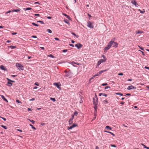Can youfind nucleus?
<instances>
[{
	"label": "nucleus",
	"mask_w": 149,
	"mask_h": 149,
	"mask_svg": "<svg viewBox=\"0 0 149 149\" xmlns=\"http://www.w3.org/2000/svg\"><path fill=\"white\" fill-rule=\"evenodd\" d=\"M111 45V47L112 46L113 47H116L118 46V43L113 41H111L109 42Z\"/></svg>",
	"instance_id": "nucleus-1"
},
{
	"label": "nucleus",
	"mask_w": 149,
	"mask_h": 149,
	"mask_svg": "<svg viewBox=\"0 0 149 149\" xmlns=\"http://www.w3.org/2000/svg\"><path fill=\"white\" fill-rule=\"evenodd\" d=\"M103 58L99 60L97 65L99 66L101 63L105 62L107 60V58L104 56H103Z\"/></svg>",
	"instance_id": "nucleus-2"
},
{
	"label": "nucleus",
	"mask_w": 149,
	"mask_h": 149,
	"mask_svg": "<svg viewBox=\"0 0 149 149\" xmlns=\"http://www.w3.org/2000/svg\"><path fill=\"white\" fill-rule=\"evenodd\" d=\"M16 66L19 69H20L22 70H24V67L21 64L17 63L16 64Z\"/></svg>",
	"instance_id": "nucleus-3"
},
{
	"label": "nucleus",
	"mask_w": 149,
	"mask_h": 149,
	"mask_svg": "<svg viewBox=\"0 0 149 149\" xmlns=\"http://www.w3.org/2000/svg\"><path fill=\"white\" fill-rule=\"evenodd\" d=\"M95 99L94 98H93V102L94 105H97L98 104V99L97 97V96L95 95Z\"/></svg>",
	"instance_id": "nucleus-4"
},
{
	"label": "nucleus",
	"mask_w": 149,
	"mask_h": 149,
	"mask_svg": "<svg viewBox=\"0 0 149 149\" xmlns=\"http://www.w3.org/2000/svg\"><path fill=\"white\" fill-rule=\"evenodd\" d=\"M110 44L109 43L107 45L104 47V52H106L109 49L110 47H111V45H110Z\"/></svg>",
	"instance_id": "nucleus-5"
},
{
	"label": "nucleus",
	"mask_w": 149,
	"mask_h": 149,
	"mask_svg": "<svg viewBox=\"0 0 149 149\" xmlns=\"http://www.w3.org/2000/svg\"><path fill=\"white\" fill-rule=\"evenodd\" d=\"M77 126L78 125L77 124H74L73 125L70 127H68L67 129L68 130H70V129H72V128L76 127H77Z\"/></svg>",
	"instance_id": "nucleus-6"
},
{
	"label": "nucleus",
	"mask_w": 149,
	"mask_h": 149,
	"mask_svg": "<svg viewBox=\"0 0 149 149\" xmlns=\"http://www.w3.org/2000/svg\"><path fill=\"white\" fill-rule=\"evenodd\" d=\"M87 26L93 29L94 27L93 26L91 22L89 21L87 22Z\"/></svg>",
	"instance_id": "nucleus-7"
},
{
	"label": "nucleus",
	"mask_w": 149,
	"mask_h": 149,
	"mask_svg": "<svg viewBox=\"0 0 149 149\" xmlns=\"http://www.w3.org/2000/svg\"><path fill=\"white\" fill-rule=\"evenodd\" d=\"M53 85L56 86V87L58 89H61V87H60V86L61 85V84L60 83H54L53 84Z\"/></svg>",
	"instance_id": "nucleus-8"
},
{
	"label": "nucleus",
	"mask_w": 149,
	"mask_h": 149,
	"mask_svg": "<svg viewBox=\"0 0 149 149\" xmlns=\"http://www.w3.org/2000/svg\"><path fill=\"white\" fill-rule=\"evenodd\" d=\"M107 70H102L101 71H100L99 72L97 73L96 74L94 75V76L95 77L99 76L100 74H101L103 72H104L105 71H106Z\"/></svg>",
	"instance_id": "nucleus-9"
},
{
	"label": "nucleus",
	"mask_w": 149,
	"mask_h": 149,
	"mask_svg": "<svg viewBox=\"0 0 149 149\" xmlns=\"http://www.w3.org/2000/svg\"><path fill=\"white\" fill-rule=\"evenodd\" d=\"M83 45L79 43L75 45V46L77 47L78 49H79Z\"/></svg>",
	"instance_id": "nucleus-10"
},
{
	"label": "nucleus",
	"mask_w": 149,
	"mask_h": 149,
	"mask_svg": "<svg viewBox=\"0 0 149 149\" xmlns=\"http://www.w3.org/2000/svg\"><path fill=\"white\" fill-rule=\"evenodd\" d=\"M74 118V115H72V118H70L69 121V125L72 124L73 123V120Z\"/></svg>",
	"instance_id": "nucleus-11"
},
{
	"label": "nucleus",
	"mask_w": 149,
	"mask_h": 149,
	"mask_svg": "<svg viewBox=\"0 0 149 149\" xmlns=\"http://www.w3.org/2000/svg\"><path fill=\"white\" fill-rule=\"evenodd\" d=\"M131 2L135 6L137 7V6H139L135 0H132Z\"/></svg>",
	"instance_id": "nucleus-12"
},
{
	"label": "nucleus",
	"mask_w": 149,
	"mask_h": 149,
	"mask_svg": "<svg viewBox=\"0 0 149 149\" xmlns=\"http://www.w3.org/2000/svg\"><path fill=\"white\" fill-rule=\"evenodd\" d=\"M136 88L135 87H134L132 85H131L129 86H128L127 88V89L128 90H131L133 89H136Z\"/></svg>",
	"instance_id": "nucleus-13"
},
{
	"label": "nucleus",
	"mask_w": 149,
	"mask_h": 149,
	"mask_svg": "<svg viewBox=\"0 0 149 149\" xmlns=\"http://www.w3.org/2000/svg\"><path fill=\"white\" fill-rule=\"evenodd\" d=\"M0 68L1 69L5 71L6 70H7L6 68L3 65H1L0 66Z\"/></svg>",
	"instance_id": "nucleus-14"
},
{
	"label": "nucleus",
	"mask_w": 149,
	"mask_h": 149,
	"mask_svg": "<svg viewBox=\"0 0 149 149\" xmlns=\"http://www.w3.org/2000/svg\"><path fill=\"white\" fill-rule=\"evenodd\" d=\"M13 84L10 82V81H8V83L6 84V85L7 86H11Z\"/></svg>",
	"instance_id": "nucleus-15"
},
{
	"label": "nucleus",
	"mask_w": 149,
	"mask_h": 149,
	"mask_svg": "<svg viewBox=\"0 0 149 149\" xmlns=\"http://www.w3.org/2000/svg\"><path fill=\"white\" fill-rule=\"evenodd\" d=\"M1 98L4 101H6L7 102H8V100L5 98V97L3 95H1Z\"/></svg>",
	"instance_id": "nucleus-16"
},
{
	"label": "nucleus",
	"mask_w": 149,
	"mask_h": 149,
	"mask_svg": "<svg viewBox=\"0 0 149 149\" xmlns=\"http://www.w3.org/2000/svg\"><path fill=\"white\" fill-rule=\"evenodd\" d=\"M102 95L103 96H104L106 97H107V95L106 94H104L103 93H100L99 94V96H101Z\"/></svg>",
	"instance_id": "nucleus-17"
},
{
	"label": "nucleus",
	"mask_w": 149,
	"mask_h": 149,
	"mask_svg": "<svg viewBox=\"0 0 149 149\" xmlns=\"http://www.w3.org/2000/svg\"><path fill=\"white\" fill-rule=\"evenodd\" d=\"M64 22L65 23L69 24V23L68 20L66 19H64L63 20Z\"/></svg>",
	"instance_id": "nucleus-18"
},
{
	"label": "nucleus",
	"mask_w": 149,
	"mask_h": 149,
	"mask_svg": "<svg viewBox=\"0 0 149 149\" xmlns=\"http://www.w3.org/2000/svg\"><path fill=\"white\" fill-rule=\"evenodd\" d=\"M104 132H107V133H110V134H111L113 136H115V134L113 133H112V132H109V131H106V130H105L104 131Z\"/></svg>",
	"instance_id": "nucleus-19"
},
{
	"label": "nucleus",
	"mask_w": 149,
	"mask_h": 149,
	"mask_svg": "<svg viewBox=\"0 0 149 149\" xmlns=\"http://www.w3.org/2000/svg\"><path fill=\"white\" fill-rule=\"evenodd\" d=\"M63 15H64V16H65L68 19H70L71 18L70 17H69L68 15H67L66 14H65V13H63Z\"/></svg>",
	"instance_id": "nucleus-20"
},
{
	"label": "nucleus",
	"mask_w": 149,
	"mask_h": 149,
	"mask_svg": "<svg viewBox=\"0 0 149 149\" xmlns=\"http://www.w3.org/2000/svg\"><path fill=\"white\" fill-rule=\"evenodd\" d=\"M94 108L95 109V111L94 112L95 113L97 111V105H94Z\"/></svg>",
	"instance_id": "nucleus-21"
},
{
	"label": "nucleus",
	"mask_w": 149,
	"mask_h": 149,
	"mask_svg": "<svg viewBox=\"0 0 149 149\" xmlns=\"http://www.w3.org/2000/svg\"><path fill=\"white\" fill-rule=\"evenodd\" d=\"M20 11L19 9H14L12 10V12H18Z\"/></svg>",
	"instance_id": "nucleus-22"
},
{
	"label": "nucleus",
	"mask_w": 149,
	"mask_h": 149,
	"mask_svg": "<svg viewBox=\"0 0 149 149\" xmlns=\"http://www.w3.org/2000/svg\"><path fill=\"white\" fill-rule=\"evenodd\" d=\"M78 113L77 111H75L74 112V115H74L75 116H77L78 114Z\"/></svg>",
	"instance_id": "nucleus-23"
},
{
	"label": "nucleus",
	"mask_w": 149,
	"mask_h": 149,
	"mask_svg": "<svg viewBox=\"0 0 149 149\" xmlns=\"http://www.w3.org/2000/svg\"><path fill=\"white\" fill-rule=\"evenodd\" d=\"M32 9V8H24V10H29Z\"/></svg>",
	"instance_id": "nucleus-24"
},
{
	"label": "nucleus",
	"mask_w": 149,
	"mask_h": 149,
	"mask_svg": "<svg viewBox=\"0 0 149 149\" xmlns=\"http://www.w3.org/2000/svg\"><path fill=\"white\" fill-rule=\"evenodd\" d=\"M71 34L73 36L76 37L77 38H78L79 36L78 35H76L75 33L73 32H72Z\"/></svg>",
	"instance_id": "nucleus-25"
},
{
	"label": "nucleus",
	"mask_w": 149,
	"mask_h": 149,
	"mask_svg": "<svg viewBox=\"0 0 149 149\" xmlns=\"http://www.w3.org/2000/svg\"><path fill=\"white\" fill-rule=\"evenodd\" d=\"M105 128L109 130H111V128L109 126H107Z\"/></svg>",
	"instance_id": "nucleus-26"
},
{
	"label": "nucleus",
	"mask_w": 149,
	"mask_h": 149,
	"mask_svg": "<svg viewBox=\"0 0 149 149\" xmlns=\"http://www.w3.org/2000/svg\"><path fill=\"white\" fill-rule=\"evenodd\" d=\"M143 33V31H136V34H139V33Z\"/></svg>",
	"instance_id": "nucleus-27"
},
{
	"label": "nucleus",
	"mask_w": 149,
	"mask_h": 149,
	"mask_svg": "<svg viewBox=\"0 0 149 149\" xmlns=\"http://www.w3.org/2000/svg\"><path fill=\"white\" fill-rule=\"evenodd\" d=\"M6 79L8 81H10V82H13V83L15 82V81H14L12 80L9 79L8 78H6Z\"/></svg>",
	"instance_id": "nucleus-28"
},
{
	"label": "nucleus",
	"mask_w": 149,
	"mask_h": 149,
	"mask_svg": "<svg viewBox=\"0 0 149 149\" xmlns=\"http://www.w3.org/2000/svg\"><path fill=\"white\" fill-rule=\"evenodd\" d=\"M139 10L140 12L141 13H143L145 12V10L144 9H143V10H141L140 9H139Z\"/></svg>",
	"instance_id": "nucleus-29"
},
{
	"label": "nucleus",
	"mask_w": 149,
	"mask_h": 149,
	"mask_svg": "<svg viewBox=\"0 0 149 149\" xmlns=\"http://www.w3.org/2000/svg\"><path fill=\"white\" fill-rule=\"evenodd\" d=\"M103 103H104L105 104H107L108 103V101L107 100H104L103 101Z\"/></svg>",
	"instance_id": "nucleus-30"
},
{
	"label": "nucleus",
	"mask_w": 149,
	"mask_h": 149,
	"mask_svg": "<svg viewBox=\"0 0 149 149\" xmlns=\"http://www.w3.org/2000/svg\"><path fill=\"white\" fill-rule=\"evenodd\" d=\"M9 47L10 48L12 49H13L16 47L15 46H10L8 47Z\"/></svg>",
	"instance_id": "nucleus-31"
},
{
	"label": "nucleus",
	"mask_w": 149,
	"mask_h": 149,
	"mask_svg": "<svg viewBox=\"0 0 149 149\" xmlns=\"http://www.w3.org/2000/svg\"><path fill=\"white\" fill-rule=\"evenodd\" d=\"M37 22V23L39 22L42 24H44V22L42 21H40V20L38 21Z\"/></svg>",
	"instance_id": "nucleus-32"
},
{
	"label": "nucleus",
	"mask_w": 149,
	"mask_h": 149,
	"mask_svg": "<svg viewBox=\"0 0 149 149\" xmlns=\"http://www.w3.org/2000/svg\"><path fill=\"white\" fill-rule=\"evenodd\" d=\"M32 24L33 25H34V26H39V25H38V24H36V23H32Z\"/></svg>",
	"instance_id": "nucleus-33"
},
{
	"label": "nucleus",
	"mask_w": 149,
	"mask_h": 149,
	"mask_svg": "<svg viewBox=\"0 0 149 149\" xmlns=\"http://www.w3.org/2000/svg\"><path fill=\"white\" fill-rule=\"evenodd\" d=\"M29 125L30 126H31L32 127V129H34V130H36V128L35 127L32 125L30 124Z\"/></svg>",
	"instance_id": "nucleus-34"
},
{
	"label": "nucleus",
	"mask_w": 149,
	"mask_h": 149,
	"mask_svg": "<svg viewBox=\"0 0 149 149\" xmlns=\"http://www.w3.org/2000/svg\"><path fill=\"white\" fill-rule=\"evenodd\" d=\"M50 99L51 100H52L53 102H55L56 101V100L55 98L51 97Z\"/></svg>",
	"instance_id": "nucleus-35"
},
{
	"label": "nucleus",
	"mask_w": 149,
	"mask_h": 149,
	"mask_svg": "<svg viewBox=\"0 0 149 149\" xmlns=\"http://www.w3.org/2000/svg\"><path fill=\"white\" fill-rule=\"evenodd\" d=\"M47 31L49 33H52V31L49 29H48L47 30Z\"/></svg>",
	"instance_id": "nucleus-36"
},
{
	"label": "nucleus",
	"mask_w": 149,
	"mask_h": 149,
	"mask_svg": "<svg viewBox=\"0 0 149 149\" xmlns=\"http://www.w3.org/2000/svg\"><path fill=\"white\" fill-rule=\"evenodd\" d=\"M28 120H29V121H30L33 124H34L35 121H34L33 120H31L30 119H28Z\"/></svg>",
	"instance_id": "nucleus-37"
},
{
	"label": "nucleus",
	"mask_w": 149,
	"mask_h": 149,
	"mask_svg": "<svg viewBox=\"0 0 149 149\" xmlns=\"http://www.w3.org/2000/svg\"><path fill=\"white\" fill-rule=\"evenodd\" d=\"M1 126L3 128L5 129H6L7 128L6 126L3 125H1Z\"/></svg>",
	"instance_id": "nucleus-38"
},
{
	"label": "nucleus",
	"mask_w": 149,
	"mask_h": 149,
	"mask_svg": "<svg viewBox=\"0 0 149 149\" xmlns=\"http://www.w3.org/2000/svg\"><path fill=\"white\" fill-rule=\"evenodd\" d=\"M116 95H120V96H123V94L120 93H116Z\"/></svg>",
	"instance_id": "nucleus-39"
},
{
	"label": "nucleus",
	"mask_w": 149,
	"mask_h": 149,
	"mask_svg": "<svg viewBox=\"0 0 149 149\" xmlns=\"http://www.w3.org/2000/svg\"><path fill=\"white\" fill-rule=\"evenodd\" d=\"M16 102L18 103H22L21 102L18 100H16Z\"/></svg>",
	"instance_id": "nucleus-40"
},
{
	"label": "nucleus",
	"mask_w": 149,
	"mask_h": 149,
	"mask_svg": "<svg viewBox=\"0 0 149 149\" xmlns=\"http://www.w3.org/2000/svg\"><path fill=\"white\" fill-rule=\"evenodd\" d=\"M0 118H2V119H3V120L4 121H6V119L4 118L1 117L0 116Z\"/></svg>",
	"instance_id": "nucleus-41"
},
{
	"label": "nucleus",
	"mask_w": 149,
	"mask_h": 149,
	"mask_svg": "<svg viewBox=\"0 0 149 149\" xmlns=\"http://www.w3.org/2000/svg\"><path fill=\"white\" fill-rule=\"evenodd\" d=\"M141 145H142L143 147H144V148H146L147 146L145 145H144L143 144H142V143H141Z\"/></svg>",
	"instance_id": "nucleus-42"
},
{
	"label": "nucleus",
	"mask_w": 149,
	"mask_h": 149,
	"mask_svg": "<svg viewBox=\"0 0 149 149\" xmlns=\"http://www.w3.org/2000/svg\"><path fill=\"white\" fill-rule=\"evenodd\" d=\"M110 88V87L109 86H106V87H105L104 89H107L108 88Z\"/></svg>",
	"instance_id": "nucleus-43"
},
{
	"label": "nucleus",
	"mask_w": 149,
	"mask_h": 149,
	"mask_svg": "<svg viewBox=\"0 0 149 149\" xmlns=\"http://www.w3.org/2000/svg\"><path fill=\"white\" fill-rule=\"evenodd\" d=\"M34 15L35 16H40V15L38 14H34Z\"/></svg>",
	"instance_id": "nucleus-44"
},
{
	"label": "nucleus",
	"mask_w": 149,
	"mask_h": 149,
	"mask_svg": "<svg viewBox=\"0 0 149 149\" xmlns=\"http://www.w3.org/2000/svg\"><path fill=\"white\" fill-rule=\"evenodd\" d=\"M139 51L140 52H141L142 53L143 55H145V54H144V52H143L142 51H141L140 50H139Z\"/></svg>",
	"instance_id": "nucleus-45"
},
{
	"label": "nucleus",
	"mask_w": 149,
	"mask_h": 149,
	"mask_svg": "<svg viewBox=\"0 0 149 149\" xmlns=\"http://www.w3.org/2000/svg\"><path fill=\"white\" fill-rule=\"evenodd\" d=\"M107 85V83H103L102 84V85L103 86H106Z\"/></svg>",
	"instance_id": "nucleus-46"
},
{
	"label": "nucleus",
	"mask_w": 149,
	"mask_h": 149,
	"mask_svg": "<svg viewBox=\"0 0 149 149\" xmlns=\"http://www.w3.org/2000/svg\"><path fill=\"white\" fill-rule=\"evenodd\" d=\"M118 75H123V74L122 73H120L118 74Z\"/></svg>",
	"instance_id": "nucleus-47"
},
{
	"label": "nucleus",
	"mask_w": 149,
	"mask_h": 149,
	"mask_svg": "<svg viewBox=\"0 0 149 149\" xmlns=\"http://www.w3.org/2000/svg\"><path fill=\"white\" fill-rule=\"evenodd\" d=\"M35 100V98H32L31 99L29 100L30 101H34Z\"/></svg>",
	"instance_id": "nucleus-48"
},
{
	"label": "nucleus",
	"mask_w": 149,
	"mask_h": 149,
	"mask_svg": "<svg viewBox=\"0 0 149 149\" xmlns=\"http://www.w3.org/2000/svg\"><path fill=\"white\" fill-rule=\"evenodd\" d=\"M32 38H37V37L36 36H32V37H31Z\"/></svg>",
	"instance_id": "nucleus-49"
},
{
	"label": "nucleus",
	"mask_w": 149,
	"mask_h": 149,
	"mask_svg": "<svg viewBox=\"0 0 149 149\" xmlns=\"http://www.w3.org/2000/svg\"><path fill=\"white\" fill-rule=\"evenodd\" d=\"M54 39L57 40H59V39L57 38H55Z\"/></svg>",
	"instance_id": "nucleus-50"
},
{
	"label": "nucleus",
	"mask_w": 149,
	"mask_h": 149,
	"mask_svg": "<svg viewBox=\"0 0 149 149\" xmlns=\"http://www.w3.org/2000/svg\"><path fill=\"white\" fill-rule=\"evenodd\" d=\"M69 45L70 46H72V47H74V45L72 44H69Z\"/></svg>",
	"instance_id": "nucleus-51"
},
{
	"label": "nucleus",
	"mask_w": 149,
	"mask_h": 149,
	"mask_svg": "<svg viewBox=\"0 0 149 149\" xmlns=\"http://www.w3.org/2000/svg\"><path fill=\"white\" fill-rule=\"evenodd\" d=\"M111 146L114 147H116V146L115 145H112Z\"/></svg>",
	"instance_id": "nucleus-52"
},
{
	"label": "nucleus",
	"mask_w": 149,
	"mask_h": 149,
	"mask_svg": "<svg viewBox=\"0 0 149 149\" xmlns=\"http://www.w3.org/2000/svg\"><path fill=\"white\" fill-rule=\"evenodd\" d=\"M17 33H16V32H14V33H12V34L13 35H16V34H17Z\"/></svg>",
	"instance_id": "nucleus-53"
},
{
	"label": "nucleus",
	"mask_w": 149,
	"mask_h": 149,
	"mask_svg": "<svg viewBox=\"0 0 149 149\" xmlns=\"http://www.w3.org/2000/svg\"><path fill=\"white\" fill-rule=\"evenodd\" d=\"M35 85H36L37 86H39V84H38V83H37V82H36L35 83Z\"/></svg>",
	"instance_id": "nucleus-54"
},
{
	"label": "nucleus",
	"mask_w": 149,
	"mask_h": 149,
	"mask_svg": "<svg viewBox=\"0 0 149 149\" xmlns=\"http://www.w3.org/2000/svg\"><path fill=\"white\" fill-rule=\"evenodd\" d=\"M95 77L94 76V75L92 77H91V79H90V80H91V79H94V78H95Z\"/></svg>",
	"instance_id": "nucleus-55"
},
{
	"label": "nucleus",
	"mask_w": 149,
	"mask_h": 149,
	"mask_svg": "<svg viewBox=\"0 0 149 149\" xmlns=\"http://www.w3.org/2000/svg\"><path fill=\"white\" fill-rule=\"evenodd\" d=\"M67 51V49H64L63 50V52H66Z\"/></svg>",
	"instance_id": "nucleus-56"
},
{
	"label": "nucleus",
	"mask_w": 149,
	"mask_h": 149,
	"mask_svg": "<svg viewBox=\"0 0 149 149\" xmlns=\"http://www.w3.org/2000/svg\"><path fill=\"white\" fill-rule=\"evenodd\" d=\"M139 47L140 48V49H141V50H144V49L142 47H140V46H139Z\"/></svg>",
	"instance_id": "nucleus-57"
},
{
	"label": "nucleus",
	"mask_w": 149,
	"mask_h": 149,
	"mask_svg": "<svg viewBox=\"0 0 149 149\" xmlns=\"http://www.w3.org/2000/svg\"><path fill=\"white\" fill-rule=\"evenodd\" d=\"M52 17H49V16H48V17H47V19H51L52 18Z\"/></svg>",
	"instance_id": "nucleus-58"
},
{
	"label": "nucleus",
	"mask_w": 149,
	"mask_h": 149,
	"mask_svg": "<svg viewBox=\"0 0 149 149\" xmlns=\"http://www.w3.org/2000/svg\"><path fill=\"white\" fill-rule=\"evenodd\" d=\"M17 131H19L21 132H22V130H19V129H17Z\"/></svg>",
	"instance_id": "nucleus-59"
},
{
	"label": "nucleus",
	"mask_w": 149,
	"mask_h": 149,
	"mask_svg": "<svg viewBox=\"0 0 149 149\" xmlns=\"http://www.w3.org/2000/svg\"><path fill=\"white\" fill-rule=\"evenodd\" d=\"M145 68L146 69H148L149 70V67H147V66H146L145 67Z\"/></svg>",
	"instance_id": "nucleus-60"
},
{
	"label": "nucleus",
	"mask_w": 149,
	"mask_h": 149,
	"mask_svg": "<svg viewBox=\"0 0 149 149\" xmlns=\"http://www.w3.org/2000/svg\"><path fill=\"white\" fill-rule=\"evenodd\" d=\"M11 41L10 40H7L6 42H8V43H9L10 42H11Z\"/></svg>",
	"instance_id": "nucleus-61"
},
{
	"label": "nucleus",
	"mask_w": 149,
	"mask_h": 149,
	"mask_svg": "<svg viewBox=\"0 0 149 149\" xmlns=\"http://www.w3.org/2000/svg\"><path fill=\"white\" fill-rule=\"evenodd\" d=\"M12 12V11L11 10H9L7 12H6V13H10V12Z\"/></svg>",
	"instance_id": "nucleus-62"
},
{
	"label": "nucleus",
	"mask_w": 149,
	"mask_h": 149,
	"mask_svg": "<svg viewBox=\"0 0 149 149\" xmlns=\"http://www.w3.org/2000/svg\"><path fill=\"white\" fill-rule=\"evenodd\" d=\"M95 149H99V148L97 146H96Z\"/></svg>",
	"instance_id": "nucleus-63"
},
{
	"label": "nucleus",
	"mask_w": 149,
	"mask_h": 149,
	"mask_svg": "<svg viewBox=\"0 0 149 149\" xmlns=\"http://www.w3.org/2000/svg\"><path fill=\"white\" fill-rule=\"evenodd\" d=\"M71 42L72 43H74V42H75V41L74 40H72L71 41Z\"/></svg>",
	"instance_id": "nucleus-64"
}]
</instances>
